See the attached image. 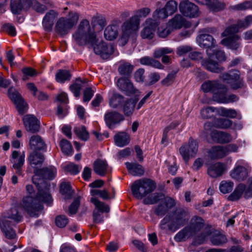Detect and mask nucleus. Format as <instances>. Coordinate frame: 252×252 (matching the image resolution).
Masks as SVG:
<instances>
[{
    "instance_id": "nucleus-59",
    "label": "nucleus",
    "mask_w": 252,
    "mask_h": 252,
    "mask_svg": "<svg viewBox=\"0 0 252 252\" xmlns=\"http://www.w3.org/2000/svg\"><path fill=\"white\" fill-rule=\"evenodd\" d=\"M169 15L166 13L164 8L161 9H157L156 10L153 14V17L154 18V20L156 21L157 20L164 19L166 18Z\"/></svg>"
},
{
    "instance_id": "nucleus-53",
    "label": "nucleus",
    "mask_w": 252,
    "mask_h": 252,
    "mask_svg": "<svg viewBox=\"0 0 252 252\" xmlns=\"http://www.w3.org/2000/svg\"><path fill=\"white\" fill-rule=\"evenodd\" d=\"M62 151L66 155H71L72 147L71 144L66 139H63L60 142Z\"/></svg>"
},
{
    "instance_id": "nucleus-19",
    "label": "nucleus",
    "mask_w": 252,
    "mask_h": 252,
    "mask_svg": "<svg viewBox=\"0 0 252 252\" xmlns=\"http://www.w3.org/2000/svg\"><path fill=\"white\" fill-rule=\"evenodd\" d=\"M117 85L119 89L125 92L126 94H135L137 95L138 91L133 87V84L129 79V77L119 78L117 81Z\"/></svg>"
},
{
    "instance_id": "nucleus-52",
    "label": "nucleus",
    "mask_w": 252,
    "mask_h": 252,
    "mask_svg": "<svg viewBox=\"0 0 252 252\" xmlns=\"http://www.w3.org/2000/svg\"><path fill=\"white\" fill-rule=\"evenodd\" d=\"M218 112L221 116L230 118H235L237 115V112L234 109H227L224 107L220 108Z\"/></svg>"
},
{
    "instance_id": "nucleus-22",
    "label": "nucleus",
    "mask_w": 252,
    "mask_h": 252,
    "mask_svg": "<svg viewBox=\"0 0 252 252\" xmlns=\"http://www.w3.org/2000/svg\"><path fill=\"white\" fill-rule=\"evenodd\" d=\"M23 122L26 129L30 132L34 133L39 129V122L34 116L27 115L23 118Z\"/></svg>"
},
{
    "instance_id": "nucleus-54",
    "label": "nucleus",
    "mask_w": 252,
    "mask_h": 252,
    "mask_svg": "<svg viewBox=\"0 0 252 252\" xmlns=\"http://www.w3.org/2000/svg\"><path fill=\"white\" fill-rule=\"evenodd\" d=\"M163 8L169 16L171 15L177 10V2L174 0H170L166 3Z\"/></svg>"
},
{
    "instance_id": "nucleus-4",
    "label": "nucleus",
    "mask_w": 252,
    "mask_h": 252,
    "mask_svg": "<svg viewBox=\"0 0 252 252\" xmlns=\"http://www.w3.org/2000/svg\"><path fill=\"white\" fill-rule=\"evenodd\" d=\"M189 219L188 212L183 209H179L172 214L167 215L159 225L161 230H169L175 232L183 226Z\"/></svg>"
},
{
    "instance_id": "nucleus-58",
    "label": "nucleus",
    "mask_w": 252,
    "mask_h": 252,
    "mask_svg": "<svg viewBox=\"0 0 252 252\" xmlns=\"http://www.w3.org/2000/svg\"><path fill=\"white\" fill-rule=\"evenodd\" d=\"M23 74L22 80L26 81L29 79V77L35 76L37 74L36 71L31 67H25L22 69Z\"/></svg>"
},
{
    "instance_id": "nucleus-27",
    "label": "nucleus",
    "mask_w": 252,
    "mask_h": 252,
    "mask_svg": "<svg viewBox=\"0 0 252 252\" xmlns=\"http://www.w3.org/2000/svg\"><path fill=\"white\" fill-rule=\"evenodd\" d=\"M140 21L137 16H132L129 20L125 21L122 26V30L132 34L136 32L139 29Z\"/></svg>"
},
{
    "instance_id": "nucleus-9",
    "label": "nucleus",
    "mask_w": 252,
    "mask_h": 252,
    "mask_svg": "<svg viewBox=\"0 0 252 252\" xmlns=\"http://www.w3.org/2000/svg\"><path fill=\"white\" fill-rule=\"evenodd\" d=\"M91 201L95 206V209L93 211V217L94 223H98L103 221V216L102 213H108L109 212V206L99 201L95 197H92Z\"/></svg>"
},
{
    "instance_id": "nucleus-50",
    "label": "nucleus",
    "mask_w": 252,
    "mask_h": 252,
    "mask_svg": "<svg viewBox=\"0 0 252 252\" xmlns=\"http://www.w3.org/2000/svg\"><path fill=\"white\" fill-rule=\"evenodd\" d=\"M172 32V30L167 23L166 25H161L158 28L157 34L160 38H165Z\"/></svg>"
},
{
    "instance_id": "nucleus-62",
    "label": "nucleus",
    "mask_w": 252,
    "mask_h": 252,
    "mask_svg": "<svg viewBox=\"0 0 252 252\" xmlns=\"http://www.w3.org/2000/svg\"><path fill=\"white\" fill-rule=\"evenodd\" d=\"M68 219L65 216H58L55 219V223L56 225L61 228L64 227L68 223Z\"/></svg>"
},
{
    "instance_id": "nucleus-56",
    "label": "nucleus",
    "mask_w": 252,
    "mask_h": 252,
    "mask_svg": "<svg viewBox=\"0 0 252 252\" xmlns=\"http://www.w3.org/2000/svg\"><path fill=\"white\" fill-rule=\"evenodd\" d=\"M81 169V167L73 163H69L63 167L65 172L70 173L72 175L78 174Z\"/></svg>"
},
{
    "instance_id": "nucleus-1",
    "label": "nucleus",
    "mask_w": 252,
    "mask_h": 252,
    "mask_svg": "<svg viewBox=\"0 0 252 252\" xmlns=\"http://www.w3.org/2000/svg\"><path fill=\"white\" fill-rule=\"evenodd\" d=\"M73 39L79 46H88L93 48L94 52L103 59H107L114 52L112 44L107 45L102 40L96 38L94 30L92 29L88 20H83L80 23L77 29L73 34Z\"/></svg>"
},
{
    "instance_id": "nucleus-5",
    "label": "nucleus",
    "mask_w": 252,
    "mask_h": 252,
    "mask_svg": "<svg viewBox=\"0 0 252 252\" xmlns=\"http://www.w3.org/2000/svg\"><path fill=\"white\" fill-rule=\"evenodd\" d=\"M18 206H14L10 208L3 216V220L0 222V228L5 236L8 239H13L16 236V233L10 225V221L6 220L10 219L16 223L20 222L22 220V216L18 210Z\"/></svg>"
},
{
    "instance_id": "nucleus-28",
    "label": "nucleus",
    "mask_w": 252,
    "mask_h": 252,
    "mask_svg": "<svg viewBox=\"0 0 252 252\" xmlns=\"http://www.w3.org/2000/svg\"><path fill=\"white\" fill-rule=\"evenodd\" d=\"M94 172L100 176H104L109 171V167L105 160L97 159L93 164Z\"/></svg>"
},
{
    "instance_id": "nucleus-51",
    "label": "nucleus",
    "mask_w": 252,
    "mask_h": 252,
    "mask_svg": "<svg viewBox=\"0 0 252 252\" xmlns=\"http://www.w3.org/2000/svg\"><path fill=\"white\" fill-rule=\"evenodd\" d=\"M215 124L218 128L226 129L232 126V122L227 119L220 118L216 120Z\"/></svg>"
},
{
    "instance_id": "nucleus-13",
    "label": "nucleus",
    "mask_w": 252,
    "mask_h": 252,
    "mask_svg": "<svg viewBox=\"0 0 252 252\" xmlns=\"http://www.w3.org/2000/svg\"><path fill=\"white\" fill-rule=\"evenodd\" d=\"M179 10L184 16L190 18L198 17L200 14L198 6L188 0H183L180 2Z\"/></svg>"
},
{
    "instance_id": "nucleus-37",
    "label": "nucleus",
    "mask_w": 252,
    "mask_h": 252,
    "mask_svg": "<svg viewBox=\"0 0 252 252\" xmlns=\"http://www.w3.org/2000/svg\"><path fill=\"white\" fill-rule=\"evenodd\" d=\"M118 30L119 26L116 24L108 26L104 32L105 38L110 41L116 39L118 35Z\"/></svg>"
},
{
    "instance_id": "nucleus-30",
    "label": "nucleus",
    "mask_w": 252,
    "mask_h": 252,
    "mask_svg": "<svg viewBox=\"0 0 252 252\" xmlns=\"http://www.w3.org/2000/svg\"><path fill=\"white\" fill-rule=\"evenodd\" d=\"M225 170L224 164L217 162L210 164L208 168V174L212 178H217L221 176Z\"/></svg>"
},
{
    "instance_id": "nucleus-36",
    "label": "nucleus",
    "mask_w": 252,
    "mask_h": 252,
    "mask_svg": "<svg viewBox=\"0 0 252 252\" xmlns=\"http://www.w3.org/2000/svg\"><path fill=\"white\" fill-rule=\"evenodd\" d=\"M28 161L29 163L32 167H35L36 165H41L44 161V155L36 151L32 152L29 157Z\"/></svg>"
},
{
    "instance_id": "nucleus-29",
    "label": "nucleus",
    "mask_w": 252,
    "mask_h": 252,
    "mask_svg": "<svg viewBox=\"0 0 252 252\" xmlns=\"http://www.w3.org/2000/svg\"><path fill=\"white\" fill-rule=\"evenodd\" d=\"M212 140L220 143H228L231 141V136L228 133L217 130H213L210 133Z\"/></svg>"
},
{
    "instance_id": "nucleus-15",
    "label": "nucleus",
    "mask_w": 252,
    "mask_h": 252,
    "mask_svg": "<svg viewBox=\"0 0 252 252\" xmlns=\"http://www.w3.org/2000/svg\"><path fill=\"white\" fill-rule=\"evenodd\" d=\"M158 23L152 18H148L145 22V27L140 32L143 39H152L155 36L156 28Z\"/></svg>"
},
{
    "instance_id": "nucleus-6",
    "label": "nucleus",
    "mask_w": 252,
    "mask_h": 252,
    "mask_svg": "<svg viewBox=\"0 0 252 252\" xmlns=\"http://www.w3.org/2000/svg\"><path fill=\"white\" fill-rule=\"evenodd\" d=\"M79 18V14L78 12L70 11L66 17H61L57 20L55 31L62 36L67 34L76 25Z\"/></svg>"
},
{
    "instance_id": "nucleus-38",
    "label": "nucleus",
    "mask_w": 252,
    "mask_h": 252,
    "mask_svg": "<svg viewBox=\"0 0 252 252\" xmlns=\"http://www.w3.org/2000/svg\"><path fill=\"white\" fill-rule=\"evenodd\" d=\"M210 158L215 159L222 158L226 156L224 146H214L208 152Z\"/></svg>"
},
{
    "instance_id": "nucleus-3",
    "label": "nucleus",
    "mask_w": 252,
    "mask_h": 252,
    "mask_svg": "<svg viewBox=\"0 0 252 252\" xmlns=\"http://www.w3.org/2000/svg\"><path fill=\"white\" fill-rule=\"evenodd\" d=\"M196 40L200 47L207 48L206 53L208 58L202 61V65L211 72L219 73L223 71V67L220 66L217 62H213L210 59L213 56V48L216 44V40L212 36L208 34H201L196 37Z\"/></svg>"
},
{
    "instance_id": "nucleus-21",
    "label": "nucleus",
    "mask_w": 252,
    "mask_h": 252,
    "mask_svg": "<svg viewBox=\"0 0 252 252\" xmlns=\"http://www.w3.org/2000/svg\"><path fill=\"white\" fill-rule=\"evenodd\" d=\"M59 13L54 10H50L44 15L42 20V26L45 31H51Z\"/></svg>"
},
{
    "instance_id": "nucleus-33",
    "label": "nucleus",
    "mask_w": 252,
    "mask_h": 252,
    "mask_svg": "<svg viewBox=\"0 0 252 252\" xmlns=\"http://www.w3.org/2000/svg\"><path fill=\"white\" fill-rule=\"evenodd\" d=\"M109 105L113 108H116L124 102L125 98L121 94L113 91H110L108 93Z\"/></svg>"
},
{
    "instance_id": "nucleus-44",
    "label": "nucleus",
    "mask_w": 252,
    "mask_h": 252,
    "mask_svg": "<svg viewBox=\"0 0 252 252\" xmlns=\"http://www.w3.org/2000/svg\"><path fill=\"white\" fill-rule=\"evenodd\" d=\"M71 75L67 70L60 69L56 74V80L59 83H64L66 81L70 80Z\"/></svg>"
},
{
    "instance_id": "nucleus-14",
    "label": "nucleus",
    "mask_w": 252,
    "mask_h": 252,
    "mask_svg": "<svg viewBox=\"0 0 252 252\" xmlns=\"http://www.w3.org/2000/svg\"><path fill=\"white\" fill-rule=\"evenodd\" d=\"M8 94L11 100L16 105L19 113L23 114L27 111L28 108L27 104L14 88H10L8 91Z\"/></svg>"
},
{
    "instance_id": "nucleus-45",
    "label": "nucleus",
    "mask_w": 252,
    "mask_h": 252,
    "mask_svg": "<svg viewBox=\"0 0 252 252\" xmlns=\"http://www.w3.org/2000/svg\"><path fill=\"white\" fill-rule=\"evenodd\" d=\"M40 172L44 178L52 180L56 175L57 169L54 166H50L42 169Z\"/></svg>"
},
{
    "instance_id": "nucleus-2",
    "label": "nucleus",
    "mask_w": 252,
    "mask_h": 252,
    "mask_svg": "<svg viewBox=\"0 0 252 252\" xmlns=\"http://www.w3.org/2000/svg\"><path fill=\"white\" fill-rule=\"evenodd\" d=\"M34 180L35 177L33 178V182L37 189L36 196L24 197L21 205L31 217H37L43 209L41 202L50 205L53 200L49 192L50 186L42 180H40L38 183Z\"/></svg>"
},
{
    "instance_id": "nucleus-46",
    "label": "nucleus",
    "mask_w": 252,
    "mask_h": 252,
    "mask_svg": "<svg viewBox=\"0 0 252 252\" xmlns=\"http://www.w3.org/2000/svg\"><path fill=\"white\" fill-rule=\"evenodd\" d=\"M74 132L77 137L82 140L87 141L89 138V133L84 126L74 127Z\"/></svg>"
},
{
    "instance_id": "nucleus-7",
    "label": "nucleus",
    "mask_w": 252,
    "mask_h": 252,
    "mask_svg": "<svg viewBox=\"0 0 252 252\" xmlns=\"http://www.w3.org/2000/svg\"><path fill=\"white\" fill-rule=\"evenodd\" d=\"M156 188V184L153 180L144 178L135 181L131 186V190L134 197L141 199L154 191Z\"/></svg>"
},
{
    "instance_id": "nucleus-61",
    "label": "nucleus",
    "mask_w": 252,
    "mask_h": 252,
    "mask_svg": "<svg viewBox=\"0 0 252 252\" xmlns=\"http://www.w3.org/2000/svg\"><path fill=\"white\" fill-rule=\"evenodd\" d=\"M91 194L92 196L98 195L103 199L106 200L109 198V195L106 189L99 190L97 189H92Z\"/></svg>"
},
{
    "instance_id": "nucleus-20",
    "label": "nucleus",
    "mask_w": 252,
    "mask_h": 252,
    "mask_svg": "<svg viewBox=\"0 0 252 252\" xmlns=\"http://www.w3.org/2000/svg\"><path fill=\"white\" fill-rule=\"evenodd\" d=\"M227 92V88L223 86L220 93L215 94V100L220 103H229L238 101V97L236 95L233 94L226 95Z\"/></svg>"
},
{
    "instance_id": "nucleus-8",
    "label": "nucleus",
    "mask_w": 252,
    "mask_h": 252,
    "mask_svg": "<svg viewBox=\"0 0 252 252\" xmlns=\"http://www.w3.org/2000/svg\"><path fill=\"white\" fill-rule=\"evenodd\" d=\"M204 220L198 217H194L191 220L189 225L185 227L178 232L174 237L176 242L185 241L194 236L204 226Z\"/></svg>"
},
{
    "instance_id": "nucleus-63",
    "label": "nucleus",
    "mask_w": 252,
    "mask_h": 252,
    "mask_svg": "<svg viewBox=\"0 0 252 252\" xmlns=\"http://www.w3.org/2000/svg\"><path fill=\"white\" fill-rule=\"evenodd\" d=\"M215 109L212 107H208L202 109L201 110L200 114L202 118L203 119H209L211 118L214 112Z\"/></svg>"
},
{
    "instance_id": "nucleus-35",
    "label": "nucleus",
    "mask_w": 252,
    "mask_h": 252,
    "mask_svg": "<svg viewBox=\"0 0 252 252\" xmlns=\"http://www.w3.org/2000/svg\"><path fill=\"white\" fill-rule=\"evenodd\" d=\"M186 20L180 14H176L167 23L172 31L174 30L180 29L186 25Z\"/></svg>"
},
{
    "instance_id": "nucleus-17",
    "label": "nucleus",
    "mask_w": 252,
    "mask_h": 252,
    "mask_svg": "<svg viewBox=\"0 0 252 252\" xmlns=\"http://www.w3.org/2000/svg\"><path fill=\"white\" fill-rule=\"evenodd\" d=\"M252 24V16L249 15L244 20H239L236 25L228 27L223 32V36H227L232 32H237L240 28H246Z\"/></svg>"
},
{
    "instance_id": "nucleus-16",
    "label": "nucleus",
    "mask_w": 252,
    "mask_h": 252,
    "mask_svg": "<svg viewBox=\"0 0 252 252\" xmlns=\"http://www.w3.org/2000/svg\"><path fill=\"white\" fill-rule=\"evenodd\" d=\"M220 78L224 82L229 84L233 89H237L243 86V82L239 80V75L236 71L223 74Z\"/></svg>"
},
{
    "instance_id": "nucleus-18",
    "label": "nucleus",
    "mask_w": 252,
    "mask_h": 252,
    "mask_svg": "<svg viewBox=\"0 0 252 252\" xmlns=\"http://www.w3.org/2000/svg\"><path fill=\"white\" fill-rule=\"evenodd\" d=\"M104 120L110 129H113L117 125L124 120L123 115L116 111H109L104 115Z\"/></svg>"
},
{
    "instance_id": "nucleus-60",
    "label": "nucleus",
    "mask_w": 252,
    "mask_h": 252,
    "mask_svg": "<svg viewBox=\"0 0 252 252\" xmlns=\"http://www.w3.org/2000/svg\"><path fill=\"white\" fill-rule=\"evenodd\" d=\"M176 71H172L169 73L167 76L161 81V83L164 86L171 85L174 81L176 76Z\"/></svg>"
},
{
    "instance_id": "nucleus-11",
    "label": "nucleus",
    "mask_w": 252,
    "mask_h": 252,
    "mask_svg": "<svg viewBox=\"0 0 252 252\" xmlns=\"http://www.w3.org/2000/svg\"><path fill=\"white\" fill-rule=\"evenodd\" d=\"M249 169L247 164L243 160L236 162L235 167L230 172V176L238 181L245 180L248 176Z\"/></svg>"
},
{
    "instance_id": "nucleus-43",
    "label": "nucleus",
    "mask_w": 252,
    "mask_h": 252,
    "mask_svg": "<svg viewBox=\"0 0 252 252\" xmlns=\"http://www.w3.org/2000/svg\"><path fill=\"white\" fill-rule=\"evenodd\" d=\"M25 0H10V10L11 12L15 15H19L22 11Z\"/></svg>"
},
{
    "instance_id": "nucleus-26",
    "label": "nucleus",
    "mask_w": 252,
    "mask_h": 252,
    "mask_svg": "<svg viewBox=\"0 0 252 252\" xmlns=\"http://www.w3.org/2000/svg\"><path fill=\"white\" fill-rule=\"evenodd\" d=\"M235 33L232 32L227 35V38L221 40V44L232 50H237L241 46V38L239 36L235 34ZM221 35H222V33Z\"/></svg>"
},
{
    "instance_id": "nucleus-32",
    "label": "nucleus",
    "mask_w": 252,
    "mask_h": 252,
    "mask_svg": "<svg viewBox=\"0 0 252 252\" xmlns=\"http://www.w3.org/2000/svg\"><path fill=\"white\" fill-rule=\"evenodd\" d=\"M173 51V49L170 48H159L155 50L153 56L155 58H159L162 57V62L164 63H170L171 59L169 56L166 55L171 53Z\"/></svg>"
},
{
    "instance_id": "nucleus-39",
    "label": "nucleus",
    "mask_w": 252,
    "mask_h": 252,
    "mask_svg": "<svg viewBox=\"0 0 252 252\" xmlns=\"http://www.w3.org/2000/svg\"><path fill=\"white\" fill-rule=\"evenodd\" d=\"M126 167L129 172L134 176H141L144 173V169L142 165L137 163H126Z\"/></svg>"
},
{
    "instance_id": "nucleus-57",
    "label": "nucleus",
    "mask_w": 252,
    "mask_h": 252,
    "mask_svg": "<svg viewBox=\"0 0 252 252\" xmlns=\"http://www.w3.org/2000/svg\"><path fill=\"white\" fill-rule=\"evenodd\" d=\"M233 183L231 181H222L220 184V190L223 193H227L230 191L233 188Z\"/></svg>"
},
{
    "instance_id": "nucleus-42",
    "label": "nucleus",
    "mask_w": 252,
    "mask_h": 252,
    "mask_svg": "<svg viewBox=\"0 0 252 252\" xmlns=\"http://www.w3.org/2000/svg\"><path fill=\"white\" fill-rule=\"evenodd\" d=\"M139 62L143 65L150 66L158 69L164 68V66L159 61L148 56L141 58L140 59Z\"/></svg>"
},
{
    "instance_id": "nucleus-47",
    "label": "nucleus",
    "mask_w": 252,
    "mask_h": 252,
    "mask_svg": "<svg viewBox=\"0 0 252 252\" xmlns=\"http://www.w3.org/2000/svg\"><path fill=\"white\" fill-rule=\"evenodd\" d=\"M211 241L213 245L218 246L225 243L227 239L224 235L216 232L211 237Z\"/></svg>"
},
{
    "instance_id": "nucleus-41",
    "label": "nucleus",
    "mask_w": 252,
    "mask_h": 252,
    "mask_svg": "<svg viewBox=\"0 0 252 252\" xmlns=\"http://www.w3.org/2000/svg\"><path fill=\"white\" fill-rule=\"evenodd\" d=\"M114 141L116 145L120 147L127 145L130 141L129 135L124 132H120L114 136Z\"/></svg>"
},
{
    "instance_id": "nucleus-24",
    "label": "nucleus",
    "mask_w": 252,
    "mask_h": 252,
    "mask_svg": "<svg viewBox=\"0 0 252 252\" xmlns=\"http://www.w3.org/2000/svg\"><path fill=\"white\" fill-rule=\"evenodd\" d=\"M175 205L174 199L169 197H165L164 200L156 208L154 212L158 216H162Z\"/></svg>"
},
{
    "instance_id": "nucleus-48",
    "label": "nucleus",
    "mask_w": 252,
    "mask_h": 252,
    "mask_svg": "<svg viewBox=\"0 0 252 252\" xmlns=\"http://www.w3.org/2000/svg\"><path fill=\"white\" fill-rule=\"evenodd\" d=\"M133 70V66L128 63L121 64L118 70L119 73L123 75L129 77Z\"/></svg>"
},
{
    "instance_id": "nucleus-55",
    "label": "nucleus",
    "mask_w": 252,
    "mask_h": 252,
    "mask_svg": "<svg viewBox=\"0 0 252 252\" xmlns=\"http://www.w3.org/2000/svg\"><path fill=\"white\" fill-rule=\"evenodd\" d=\"M60 191L65 195V199H69L72 195V191L69 183H62L60 186Z\"/></svg>"
},
{
    "instance_id": "nucleus-12",
    "label": "nucleus",
    "mask_w": 252,
    "mask_h": 252,
    "mask_svg": "<svg viewBox=\"0 0 252 252\" xmlns=\"http://www.w3.org/2000/svg\"><path fill=\"white\" fill-rule=\"evenodd\" d=\"M25 154L23 151L14 150L12 151L9 157L10 162L12 164L11 168L16 170L19 175L22 174V167L25 163Z\"/></svg>"
},
{
    "instance_id": "nucleus-10",
    "label": "nucleus",
    "mask_w": 252,
    "mask_h": 252,
    "mask_svg": "<svg viewBox=\"0 0 252 252\" xmlns=\"http://www.w3.org/2000/svg\"><path fill=\"white\" fill-rule=\"evenodd\" d=\"M198 151V144L196 140L190 138L188 144L182 146L179 152L184 160L187 163L190 157H193Z\"/></svg>"
},
{
    "instance_id": "nucleus-25",
    "label": "nucleus",
    "mask_w": 252,
    "mask_h": 252,
    "mask_svg": "<svg viewBox=\"0 0 252 252\" xmlns=\"http://www.w3.org/2000/svg\"><path fill=\"white\" fill-rule=\"evenodd\" d=\"M223 85L220 84L217 81H207L201 85V89L205 93L211 92L214 94L213 99L215 100V95L216 94L220 93Z\"/></svg>"
},
{
    "instance_id": "nucleus-23",
    "label": "nucleus",
    "mask_w": 252,
    "mask_h": 252,
    "mask_svg": "<svg viewBox=\"0 0 252 252\" xmlns=\"http://www.w3.org/2000/svg\"><path fill=\"white\" fill-rule=\"evenodd\" d=\"M29 146L33 151H46L47 145L41 136L34 135L31 136L29 140Z\"/></svg>"
},
{
    "instance_id": "nucleus-64",
    "label": "nucleus",
    "mask_w": 252,
    "mask_h": 252,
    "mask_svg": "<svg viewBox=\"0 0 252 252\" xmlns=\"http://www.w3.org/2000/svg\"><path fill=\"white\" fill-rule=\"evenodd\" d=\"M233 8L235 10H244L249 9H252V2L247 1L237 5H234Z\"/></svg>"
},
{
    "instance_id": "nucleus-31",
    "label": "nucleus",
    "mask_w": 252,
    "mask_h": 252,
    "mask_svg": "<svg viewBox=\"0 0 252 252\" xmlns=\"http://www.w3.org/2000/svg\"><path fill=\"white\" fill-rule=\"evenodd\" d=\"M198 3L206 4L208 8L213 11L218 12L224 9L225 5L218 0H194Z\"/></svg>"
},
{
    "instance_id": "nucleus-40",
    "label": "nucleus",
    "mask_w": 252,
    "mask_h": 252,
    "mask_svg": "<svg viewBox=\"0 0 252 252\" xmlns=\"http://www.w3.org/2000/svg\"><path fill=\"white\" fill-rule=\"evenodd\" d=\"M247 188L244 184H239L235 188L234 191L229 196L228 199L231 201H236L239 200L242 196V194L244 193L245 194L246 190ZM246 198L250 197L251 196H246Z\"/></svg>"
},
{
    "instance_id": "nucleus-34",
    "label": "nucleus",
    "mask_w": 252,
    "mask_h": 252,
    "mask_svg": "<svg viewBox=\"0 0 252 252\" xmlns=\"http://www.w3.org/2000/svg\"><path fill=\"white\" fill-rule=\"evenodd\" d=\"M138 100V97L127 99L124 101L123 112L126 116L129 117L133 114L135 105Z\"/></svg>"
},
{
    "instance_id": "nucleus-49",
    "label": "nucleus",
    "mask_w": 252,
    "mask_h": 252,
    "mask_svg": "<svg viewBox=\"0 0 252 252\" xmlns=\"http://www.w3.org/2000/svg\"><path fill=\"white\" fill-rule=\"evenodd\" d=\"M163 196L161 193H155L145 198L143 200V203L145 204H154L161 200Z\"/></svg>"
}]
</instances>
